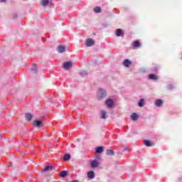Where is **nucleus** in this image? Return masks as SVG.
<instances>
[{
  "instance_id": "nucleus-1",
  "label": "nucleus",
  "mask_w": 182,
  "mask_h": 182,
  "mask_svg": "<svg viewBox=\"0 0 182 182\" xmlns=\"http://www.w3.org/2000/svg\"><path fill=\"white\" fill-rule=\"evenodd\" d=\"M55 170V166L54 165H48L44 166V168H43L42 171H43V176H46V174H48V173H50V171Z\"/></svg>"
},
{
  "instance_id": "nucleus-2",
  "label": "nucleus",
  "mask_w": 182,
  "mask_h": 182,
  "mask_svg": "<svg viewBox=\"0 0 182 182\" xmlns=\"http://www.w3.org/2000/svg\"><path fill=\"white\" fill-rule=\"evenodd\" d=\"M95 43H96V41L92 38H87L85 40V46H87V48L95 46Z\"/></svg>"
},
{
  "instance_id": "nucleus-3",
  "label": "nucleus",
  "mask_w": 182,
  "mask_h": 182,
  "mask_svg": "<svg viewBox=\"0 0 182 182\" xmlns=\"http://www.w3.org/2000/svg\"><path fill=\"white\" fill-rule=\"evenodd\" d=\"M33 126L34 127H43V124L39 119H35L33 122Z\"/></svg>"
},
{
  "instance_id": "nucleus-4",
  "label": "nucleus",
  "mask_w": 182,
  "mask_h": 182,
  "mask_svg": "<svg viewBox=\"0 0 182 182\" xmlns=\"http://www.w3.org/2000/svg\"><path fill=\"white\" fill-rule=\"evenodd\" d=\"M41 5L42 6H50V5H52V2L49 0H41Z\"/></svg>"
},
{
  "instance_id": "nucleus-5",
  "label": "nucleus",
  "mask_w": 182,
  "mask_h": 182,
  "mask_svg": "<svg viewBox=\"0 0 182 182\" xmlns=\"http://www.w3.org/2000/svg\"><path fill=\"white\" fill-rule=\"evenodd\" d=\"M57 50L59 52V53H63V52L66 51V47L64 45L58 46Z\"/></svg>"
},
{
  "instance_id": "nucleus-6",
  "label": "nucleus",
  "mask_w": 182,
  "mask_h": 182,
  "mask_svg": "<svg viewBox=\"0 0 182 182\" xmlns=\"http://www.w3.org/2000/svg\"><path fill=\"white\" fill-rule=\"evenodd\" d=\"M63 68L64 69H70V68H72V66H73V65L72 64V62L68 61V62H65L63 63Z\"/></svg>"
},
{
  "instance_id": "nucleus-7",
  "label": "nucleus",
  "mask_w": 182,
  "mask_h": 182,
  "mask_svg": "<svg viewBox=\"0 0 182 182\" xmlns=\"http://www.w3.org/2000/svg\"><path fill=\"white\" fill-rule=\"evenodd\" d=\"M107 107H113V105H114V102L112 99L107 100L105 102Z\"/></svg>"
},
{
  "instance_id": "nucleus-8",
  "label": "nucleus",
  "mask_w": 182,
  "mask_h": 182,
  "mask_svg": "<svg viewBox=\"0 0 182 182\" xmlns=\"http://www.w3.org/2000/svg\"><path fill=\"white\" fill-rule=\"evenodd\" d=\"M123 65L125 68H129L130 65H132V61H130V60L129 59H126L124 60Z\"/></svg>"
},
{
  "instance_id": "nucleus-9",
  "label": "nucleus",
  "mask_w": 182,
  "mask_h": 182,
  "mask_svg": "<svg viewBox=\"0 0 182 182\" xmlns=\"http://www.w3.org/2000/svg\"><path fill=\"white\" fill-rule=\"evenodd\" d=\"M26 120H27V122H31V120H32V117H33V115L29 112L26 114Z\"/></svg>"
},
{
  "instance_id": "nucleus-10",
  "label": "nucleus",
  "mask_w": 182,
  "mask_h": 182,
  "mask_svg": "<svg viewBox=\"0 0 182 182\" xmlns=\"http://www.w3.org/2000/svg\"><path fill=\"white\" fill-rule=\"evenodd\" d=\"M99 94L101 98L106 97L107 96L106 91L103 90L102 88H100Z\"/></svg>"
},
{
  "instance_id": "nucleus-11",
  "label": "nucleus",
  "mask_w": 182,
  "mask_h": 182,
  "mask_svg": "<svg viewBox=\"0 0 182 182\" xmlns=\"http://www.w3.org/2000/svg\"><path fill=\"white\" fill-rule=\"evenodd\" d=\"M95 176H96V174L95 173L94 171H90L87 173V177L88 178L92 179L95 178Z\"/></svg>"
},
{
  "instance_id": "nucleus-12",
  "label": "nucleus",
  "mask_w": 182,
  "mask_h": 182,
  "mask_svg": "<svg viewBox=\"0 0 182 182\" xmlns=\"http://www.w3.org/2000/svg\"><path fill=\"white\" fill-rule=\"evenodd\" d=\"M68 174H69V171H61L60 173V177H62L63 178H65V177H66V176H68Z\"/></svg>"
},
{
  "instance_id": "nucleus-13",
  "label": "nucleus",
  "mask_w": 182,
  "mask_h": 182,
  "mask_svg": "<svg viewBox=\"0 0 182 182\" xmlns=\"http://www.w3.org/2000/svg\"><path fill=\"white\" fill-rule=\"evenodd\" d=\"M155 105L156 106H157V107H161V105H163V100H156L155 102Z\"/></svg>"
},
{
  "instance_id": "nucleus-14",
  "label": "nucleus",
  "mask_w": 182,
  "mask_h": 182,
  "mask_svg": "<svg viewBox=\"0 0 182 182\" xmlns=\"http://www.w3.org/2000/svg\"><path fill=\"white\" fill-rule=\"evenodd\" d=\"M123 31L120 28H117L116 30V35L117 36H123Z\"/></svg>"
},
{
  "instance_id": "nucleus-15",
  "label": "nucleus",
  "mask_w": 182,
  "mask_h": 182,
  "mask_svg": "<svg viewBox=\"0 0 182 182\" xmlns=\"http://www.w3.org/2000/svg\"><path fill=\"white\" fill-rule=\"evenodd\" d=\"M149 79L151 80H159V76L154 74H151L149 75Z\"/></svg>"
},
{
  "instance_id": "nucleus-16",
  "label": "nucleus",
  "mask_w": 182,
  "mask_h": 182,
  "mask_svg": "<svg viewBox=\"0 0 182 182\" xmlns=\"http://www.w3.org/2000/svg\"><path fill=\"white\" fill-rule=\"evenodd\" d=\"M107 117H109L107 114L106 111H101V119H107Z\"/></svg>"
},
{
  "instance_id": "nucleus-17",
  "label": "nucleus",
  "mask_w": 182,
  "mask_h": 182,
  "mask_svg": "<svg viewBox=\"0 0 182 182\" xmlns=\"http://www.w3.org/2000/svg\"><path fill=\"white\" fill-rule=\"evenodd\" d=\"M104 149L105 148L103 146H99L96 149V153H98V154L103 153Z\"/></svg>"
},
{
  "instance_id": "nucleus-18",
  "label": "nucleus",
  "mask_w": 182,
  "mask_h": 182,
  "mask_svg": "<svg viewBox=\"0 0 182 182\" xmlns=\"http://www.w3.org/2000/svg\"><path fill=\"white\" fill-rule=\"evenodd\" d=\"M107 156H114V151H113L112 149H108L107 151Z\"/></svg>"
},
{
  "instance_id": "nucleus-19",
  "label": "nucleus",
  "mask_w": 182,
  "mask_h": 182,
  "mask_svg": "<svg viewBox=\"0 0 182 182\" xmlns=\"http://www.w3.org/2000/svg\"><path fill=\"white\" fill-rule=\"evenodd\" d=\"M97 166H99V163H97V161H92L91 162V167H93L94 168L97 167Z\"/></svg>"
},
{
  "instance_id": "nucleus-20",
  "label": "nucleus",
  "mask_w": 182,
  "mask_h": 182,
  "mask_svg": "<svg viewBox=\"0 0 182 182\" xmlns=\"http://www.w3.org/2000/svg\"><path fill=\"white\" fill-rule=\"evenodd\" d=\"M133 45L134 48H140L141 46L140 42L139 41H134Z\"/></svg>"
},
{
  "instance_id": "nucleus-21",
  "label": "nucleus",
  "mask_w": 182,
  "mask_h": 182,
  "mask_svg": "<svg viewBox=\"0 0 182 182\" xmlns=\"http://www.w3.org/2000/svg\"><path fill=\"white\" fill-rule=\"evenodd\" d=\"M139 107H143L144 106V99H141L138 103Z\"/></svg>"
},
{
  "instance_id": "nucleus-22",
  "label": "nucleus",
  "mask_w": 182,
  "mask_h": 182,
  "mask_svg": "<svg viewBox=\"0 0 182 182\" xmlns=\"http://www.w3.org/2000/svg\"><path fill=\"white\" fill-rule=\"evenodd\" d=\"M31 70L33 73H36V71L38 70V68H36V65L33 64L31 67Z\"/></svg>"
},
{
  "instance_id": "nucleus-23",
  "label": "nucleus",
  "mask_w": 182,
  "mask_h": 182,
  "mask_svg": "<svg viewBox=\"0 0 182 182\" xmlns=\"http://www.w3.org/2000/svg\"><path fill=\"white\" fill-rule=\"evenodd\" d=\"M131 119H132V120H133L134 122H136V120H137V114L133 113V114L131 115Z\"/></svg>"
},
{
  "instance_id": "nucleus-24",
  "label": "nucleus",
  "mask_w": 182,
  "mask_h": 182,
  "mask_svg": "<svg viewBox=\"0 0 182 182\" xmlns=\"http://www.w3.org/2000/svg\"><path fill=\"white\" fill-rule=\"evenodd\" d=\"M144 144L145 146H146V147H151V141H149V140H145L144 141Z\"/></svg>"
},
{
  "instance_id": "nucleus-25",
  "label": "nucleus",
  "mask_w": 182,
  "mask_h": 182,
  "mask_svg": "<svg viewBox=\"0 0 182 182\" xmlns=\"http://www.w3.org/2000/svg\"><path fill=\"white\" fill-rule=\"evenodd\" d=\"M69 160H70V154H66L64 156V161H69Z\"/></svg>"
},
{
  "instance_id": "nucleus-26",
  "label": "nucleus",
  "mask_w": 182,
  "mask_h": 182,
  "mask_svg": "<svg viewBox=\"0 0 182 182\" xmlns=\"http://www.w3.org/2000/svg\"><path fill=\"white\" fill-rule=\"evenodd\" d=\"M94 11L96 14H100V12H102V9H100V7H96L94 9Z\"/></svg>"
},
{
  "instance_id": "nucleus-27",
  "label": "nucleus",
  "mask_w": 182,
  "mask_h": 182,
  "mask_svg": "<svg viewBox=\"0 0 182 182\" xmlns=\"http://www.w3.org/2000/svg\"><path fill=\"white\" fill-rule=\"evenodd\" d=\"M86 75H87V72L86 71L81 72V76H86Z\"/></svg>"
},
{
  "instance_id": "nucleus-28",
  "label": "nucleus",
  "mask_w": 182,
  "mask_h": 182,
  "mask_svg": "<svg viewBox=\"0 0 182 182\" xmlns=\"http://www.w3.org/2000/svg\"><path fill=\"white\" fill-rule=\"evenodd\" d=\"M71 182H79V181H77V180H74V181H71Z\"/></svg>"
},
{
  "instance_id": "nucleus-29",
  "label": "nucleus",
  "mask_w": 182,
  "mask_h": 182,
  "mask_svg": "<svg viewBox=\"0 0 182 182\" xmlns=\"http://www.w3.org/2000/svg\"><path fill=\"white\" fill-rule=\"evenodd\" d=\"M6 0H1V2H6Z\"/></svg>"
},
{
  "instance_id": "nucleus-30",
  "label": "nucleus",
  "mask_w": 182,
  "mask_h": 182,
  "mask_svg": "<svg viewBox=\"0 0 182 182\" xmlns=\"http://www.w3.org/2000/svg\"><path fill=\"white\" fill-rule=\"evenodd\" d=\"M0 139H1V136H0Z\"/></svg>"
}]
</instances>
